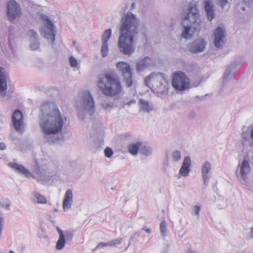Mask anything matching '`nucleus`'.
Masks as SVG:
<instances>
[{
  "label": "nucleus",
  "instance_id": "f257e3e1",
  "mask_svg": "<svg viewBox=\"0 0 253 253\" xmlns=\"http://www.w3.org/2000/svg\"><path fill=\"white\" fill-rule=\"evenodd\" d=\"M66 121V117L62 115L54 104L46 102L41 105L39 122L40 132L49 144L59 140L56 135L61 132Z\"/></svg>",
  "mask_w": 253,
  "mask_h": 253
},
{
  "label": "nucleus",
  "instance_id": "f03ea898",
  "mask_svg": "<svg viewBox=\"0 0 253 253\" xmlns=\"http://www.w3.org/2000/svg\"><path fill=\"white\" fill-rule=\"evenodd\" d=\"M139 23V19L130 12L122 16L120 28L121 35L118 43L122 53L129 56L134 53L135 39L138 35Z\"/></svg>",
  "mask_w": 253,
  "mask_h": 253
},
{
  "label": "nucleus",
  "instance_id": "7ed1b4c3",
  "mask_svg": "<svg viewBox=\"0 0 253 253\" xmlns=\"http://www.w3.org/2000/svg\"><path fill=\"white\" fill-rule=\"evenodd\" d=\"M181 24L183 30L181 37L190 39L197 35L201 29V19L199 9L193 3H190L187 10L182 13Z\"/></svg>",
  "mask_w": 253,
  "mask_h": 253
},
{
  "label": "nucleus",
  "instance_id": "20e7f679",
  "mask_svg": "<svg viewBox=\"0 0 253 253\" xmlns=\"http://www.w3.org/2000/svg\"><path fill=\"white\" fill-rule=\"evenodd\" d=\"M97 86L103 94L108 96H116L122 91L121 84L118 78L110 73L99 78Z\"/></svg>",
  "mask_w": 253,
  "mask_h": 253
},
{
  "label": "nucleus",
  "instance_id": "39448f33",
  "mask_svg": "<svg viewBox=\"0 0 253 253\" xmlns=\"http://www.w3.org/2000/svg\"><path fill=\"white\" fill-rule=\"evenodd\" d=\"M78 115L80 120H84L87 114L92 116L95 111L93 98L88 91L83 92L77 101Z\"/></svg>",
  "mask_w": 253,
  "mask_h": 253
},
{
  "label": "nucleus",
  "instance_id": "423d86ee",
  "mask_svg": "<svg viewBox=\"0 0 253 253\" xmlns=\"http://www.w3.org/2000/svg\"><path fill=\"white\" fill-rule=\"evenodd\" d=\"M41 17L42 22V26L39 29L40 33L43 37L53 44L56 35L55 27L48 16L42 14Z\"/></svg>",
  "mask_w": 253,
  "mask_h": 253
},
{
  "label": "nucleus",
  "instance_id": "0eeeda50",
  "mask_svg": "<svg viewBox=\"0 0 253 253\" xmlns=\"http://www.w3.org/2000/svg\"><path fill=\"white\" fill-rule=\"evenodd\" d=\"M172 85L179 91L185 90L190 87V81L186 75L182 72L179 71L173 74Z\"/></svg>",
  "mask_w": 253,
  "mask_h": 253
},
{
  "label": "nucleus",
  "instance_id": "6e6552de",
  "mask_svg": "<svg viewBox=\"0 0 253 253\" xmlns=\"http://www.w3.org/2000/svg\"><path fill=\"white\" fill-rule=\"evenodd\" d=\"M116 68L121 74L123 78V82L127 87H130L132 84L133 71L129 64L124 61H121L116 64Z\"/></svg>",
  "mask_w": 253,
  "mask_h": 253
},
{
  "label": "nucleus",
  "instance_id": "1a4fd4ad",
  "mask_svg": "<svg viewBox=\"0 0 253 253\" xmlns=\"http://www.w3.org/2000/svg\"><path fill=\"white\" fill-rule=\"evenodd\" d=\"M165 78L164 74L160 72L152 73L145 79V84L150 88L155 89Z\"/></svg>",
  "mask_w": 253,
  "mask_h": 253
},
{
  "label": "nucleus",
  "instance_id": "9d476101",
  "mask_svg": "<svg viewBox=\"0 0 253 253\" xmlns=\"http://www.w3.org/2000/svg\"><path fill=\"white\" fill-rule=\"evenodd\" d=\"M251 170L249 162L244 159L241 164H239L237 169L236 175L240 181H245L247 177L248 174Z\"/></svg>",
  "mask_w": 253,
  "mask_h": 253
},
{
  "label": "nucleus",
  "instance_id": "9b49d317",
  "mask_svg": "<svg viewBox=\"0 0 253 253\" xmlns=\"http://www.w3.org/2000/svg\"><path fill=\"white\" fill-rule=\"evenodd\" d=\"M21 10L19 4L14 0H10L7 3V16L9 20H13L20 16Z\"/></svg>",
  "mask_w": 253,
  "mask_h": 253
},
{
  "label": "nucleus",
  "instance_id": "f8f14e48",
  "mask_svg": "<svg viewBox=\"0 0 253 253\" xmlns=\"http://www.w3.org/2000/svg\"><path fill=\"white\" fill-rule=\"evenodd\" d=\"M207 42L203 38H198L194 41L189 46V51L194 54L203 52L207 45Z\"/></svg>",
  "mask_w": 253,
  "mask_h": 253
},
{
  "label": "nucleus",
  "instance_id": "ddd939ff",
  "mask_svg": "<svg viewBox=\"0 0 253 253\" xmlns=\"http://www.w3.org/2000/svg\"><path fill=\"white\" fill-rule=\"evenodd\" d=\"M226 37L225 30L224 28L217 27L214 32V44L216 48L220 49L224 42Z\"/></svg>",
  "mask_w": 253,
  "mask_h": 253
},
{
  "label": "nucleus",
  "instance_id": "4468645a",
  "mask_svg": "<svg viewBox=\"0 0 253 253\" xmlns=\"http://www.w3.org/2000/svg\"><path fill=\"white\" fill-rule=\"evenodd\" d=\"M13 125L15 129L17 131H22L24 126L23 116L22 112L19 110H16L12 116Z\"/></svg>",
  "mask_w": 253,
  "mask_h": 253
},
{
  "label": "nucleus",
  "instance_id": "2eb2a0df",
  "mask_svg": "<svg viewBox=\"0 0 253 253\" xmlns=\"http://www.w3.org/2000/svg\"><path fill=\"white\" fill-rule=\"evenodd\" d=\"M204 11L207 19L211 21L215 17V8L211 0H204L203 2Z\"/></svg>",
  "mask_w": 253,
  "mask_h": 253
},
{
  "label": "nucleus",
  "instance_id": "dca6fc26",
  "mask_svg": "<svg viewBox=\"0 0 253 253\" xmlns=\"http://www.w3.org/2000/svg\"><path fill=\"white\" fill-rule=\"evenodd\" d=\"M211 164L209 161H205L202 164L201 166V173L204 184L206 186H207L209 183L210 179V175L211 173Z\"/></svg>",
  "mask_w": 253,
  "mask_h": 253
},
{
  "label": "nucleus",
  "instance_id": "f3484780",
  "mask_svg": "<svg viewBox=\"0 0 253 253\" xmlns=\"http://www.w3.org/2000/svg\"><path fill=\"white\" fill-rule=\"evenodd\" d=\"M30 177H32L42 183L47 182L51 180V176L47 175L45 171L39 167L35 169L34 173H32V175H30Z\"/></svg>",
  "mask_w": 253,
  "mask_h": 253
},
{
  "label": "nucleus",
  "instance_id": "a211bd4d",
  "mask_svg": "<svg viewBox=\"0 0 253 253\" xmlns=\"http://www.w3.org/2000/svg\"><path fill=\"white\" fill-rule=\"evenodd\" d=\"M191 165V159L189 156L184 158L182 166L179 169V174L183 176H187L190 171Z\"/></svg>",
  "mask_w": 253,
  "mask_h": 253
},
{
  "label": "nucleus",
  "instance_id": "6ab92c4d",
  "mask_svg": "<svg viewBox=\"0 0 253 253\" xmlns=\"http://www.w3.org/2000/svg\"><path fill=\"white\" fill-rule=\"evenodd\" d=\"M8 166L17 172L23 174L27 178L32 175V173L22 165L14 162H10L8 164Z\"/></svg>",
  "mask_w": 253,
  "mask_h": 253
},
{
  "label": "nucleus",
  "instance_id": "aec40b11",
  "mask_svg": "<svg viewBox=\"0 0 253 253\" xmlns=\"http://www.w3.org/2000/svg\"><path fill=\"white\" fill-rule=\"evenodd\" d=\"M7 77L4 69L0 67V94L4 93L7 89Z\"/></svg>",
  "mask_w": 253,
  "mask_h": 253
},
{
  "label": "nucleus",
  "instance_id": "412c9836",
  "mask_svg": "<svg viewBox=\"0 0 253 253\" xmlns=\"http://www.w3.org/2000/svg\"><path fill=\"white\" fill-rule=\"evenodd\" d=\"M73 192L71 189H68L64 195L63 201V208L64 211H67L71 208L73 203Z\"/></svg>",
  "mask_w": 253,
  "mask_h": 253
},
{
  "label": "nucleus",
  "instance_id": "4be33fe9",
  "mask_svg": "<svg viewBox=\"0 0 253 253\" xmlns=\"http://www.w3.org/2000/svg\"><path fill=\"white\" fill-rule=\"evenodd\" d=\"M153 64L154 63L151 58L149 57H145L137 63L136 70L138 72H141L153 66Z\"/></svg>",
  "mask_w": 253,
  "mask_h": 253
},
{
  "label": "nucleus",
  "instance_id": "5701e85b",
  "mask_svg": "<svg viewBox=\"0 0 253 253\" xmlns=\"http://www.w3.org/2000/svg\"><path fill=\"white\" fill-rule=\"evenodd\" d=\"M59 235V238L56 244V249L58 250H62L65 246V238L63 231L58 226L56 228Z\"/></svg>",
  "mask_w": 253,
  "mask_h": 253
},
{
  "label": "nucleus",
  "instance_id": "b1692460",
  "mask_svg": "<svg viewBox=\"0 0 253 253\" xmlns=\"http://www.w3.org/2000/svg\"><path fill=\"white\" fill-rule=\"evenodd\" d=\"M140 109L144 112H149L153 110V105L148 101L144 99H139Z\"/></svg>",
  "mask_w": 253,
  "mask_h": 253
},
{
  "label": "nucleus",
  "instance_id": "393cba45",
  "mask_svg": "<svg viewBox=\"0 0 253 253\" xmlns=\"http://www.w3.org/2000/svg\"><path fill=\"white\" fill-rule=\"evenodd\" d=\"M168 86V82L165 78L161 83L158 85V87L156 88L155 90L161 93H167L169 89Z\"/></svg>",
  "mask_w": 253,
  "mask_h": 253
},
{
  "label": "nucleus",
  "instance_id": "a878e982",
  "mask_svg": "<svg viewBox=\"0 0 253 253\" xmlns=\"http://www.w3.org/2000/svg\"><path fill=\"white\" fill-rule=\"evenodd\" d=\"M32 196L33 200L36 203L41 204H45L46 203L45 198L36 192H33L32 193Z\"/></svg>",
  "mask_w": 253,
  "mask_h": 253
},
{
  "label": "nucleus",
  "instance_id": "bb28decb",
  "mask_svg": "<svg viewBox=\"0 0 253 253\" xmlns=\"http://www.w3.org/2000/svg\"><path fill=\"white\" fill-rule=\"evenodd\" d=\"M140 146L141 143L139 142L129 144L128 147L129 152L132 155H136L137 154L139 150H140Z\"/></svg>",
  "mask_w": 253,
  "mask_h": 253
},
{
  "label": "nucleus",
  "instance_id": "cd10ccee",
  "mask_svg": "<svg viewBox=\"0 0 253 253\" xmlns=\"http://www.w3.org/2000/svg\"><path fill=\"white\" fill-rule=\"evenodd\" d=\"M234 68V65H230L226 69L224 74V81H226L230 80L232 77V71Z\"/></svg>",
  "mask_w": 253,
  "mask_h": 253
},
{
  "label": "nucleus",
  "instance_id": "c85d7f7f",
  "mask_svg": "<svg viewBox=\"0 0 253 253\" xmlns=\"http://www.w3.org/2000/svg\"><path fill=\"white\" fill-rule=\"evenodd\" d=\"M112 35V30L111 29H108L105 30L102 34L101 38L102 43H108Z\"/></svg>",
  "mask_w": 253,
  "mask_h": 253
},
{
  "label": "nucleus",
  "instance_id": "c756f323",
  "mask_svg": "<svg viewBox=\"0 0 253 253\" xmlns=\"http://www.w3.org/2000/svg\"><path fill=\"white\" fill-rule=\"evenodd\" d=\"M152 149L149 146H144L140 147V153L146 156H148L151 155Z\"/></svg>",
  "mask_w": 253,
  "mask_h": 253
},
{
  "label": "nucleus",
  "instance_id": "7c9ffc66",
  "mask_svg": "<svg viewBox=\"0 0 253 253\" xmlns=\"http://www.w3.org/2000/svg\"><path fill=\"white\" fill-rule=\"evenodd\" d=\"M30 47L32 50H37L39 49L40 43L39 39H36V40H30Z\"/></svg>",
  "mask_w": 253,
  "mask_h": 253
},
{
  "label": "nucleus",
  "instance_id": "2f4dec72",
  "mask_svg": "<svg viewBox=\"0 0 253 253\" xmlns=\"http://www.w3.org/2000/svg\"><path fill=\"white\" fill-rule=\"evenodd\" d=\"M160 230L161 235L163 237H165L167 236V224L165 220L161 221L160 225Z\"/></svg>",
  "mask_w": 253,
  "mask_h": 253
},
{
  "label": "nucleus",
  "instance_id": "473e14b6",
  "mask_svg": "<svg viewBox=\"0 0 253 253\" xmlns=\"http://www.w3.org/2000/svg\"><path fill=\"white\" fill-rule=\"evenodd\" d=\"M108 43H102L101 46V54L103 57H106L108 54Z\"/></svg>",
  "mask_w": 253,
  "mask_h": 253
},
{
  "label": "nucleus",
  "instance_id": "72a5a7b5",
  "mask_svg": "<svg viewBox=\"0 0 253 253\" xmlns=\"http://www.w3.org/2000/svg\"><path fill=\"white\" fill-rule=\"evenodd\" d=\"M27 36L29 38V40H36L39 39L37 33L33 30H30L27 32Z\"/></svg>",
  "mask_w": 253,
  "mask_h": 253
},
{
  "label": "nucleus",
  "instance_id": "f704fd0d",
  "mask_svg": "<svg viewBox=\"0 0 253 253\" xmlns=\"http://www.w3.org/2000/svg\"><path fill=\"white\" fill-rule=\"evenodd\" d=\"M171 155L173 161L177 162L181 160V154L180 151L178 150L173 151L171 153Z\"/></svg>",
  "mask_w": 253,
  "mask_h": 253
},
{
  "label": "nucleus",
  "instance_id": "c9c22d12",
  "mask_svg": "<svg viewBox=\"0 0 253 253\" xmlns=\"http://www.w3.org/2000/svg\"><path fill=\"white\" fill-rule=\"evenodd\" d=\"M123 241L122 238H119L117 239L113 240L110 242H107L108 246H114L116 247L118 245L120 244Z\"/></svg>",
  "mask_w": 253,
  "mask_h": 253
},
{
  "label": "nucleus",
  "instance_id": "e433bc0d",
  "mask_svg": "<svg viewBox=\"0 0 253 253\" xmlns=\"http://www.w3.org/2000/svg\"><path fill=\"white\" fill-rule=\"evenodd\" d=\"M64 234L65 238H66L67 241H71L72 240L74 234L71 231L69 230L65 231Z\"/></svg>",
  "mask_w": 253,
  "mask_h": 253
},
{
  "label": "nucleus",
  "instance_id": "4c0bfd02",
  "mask_svg": "<svg viewBox=\"0 0 253 253\" xmlns=\"http://www.w3.org/2000/svg\"><path fill=\"white\" fill-rule=\"evenodd\" d=\"M104 154H105V156L107 158H111L113 156V151L111 148H110L109 147H107L104 150Z\"/></svg>",
  "mask_w": 253,
  "mask_h": 253
},
{
  "label": "nucleus",
  "instance_id": "58836bf2",
  "mask_svg": "<svg viewBox=\"0 0 253 253\" xmlns=\"http://www.w3.org/2000/svg\"><path fill=\"white\" fill-rule=\"evenodd\" d=\"M69 61L70 65L72 67H77L78 65L77 60L73 56H71L69 58Z\"/></svg>",
  "mask_w": 253,
  "mask_h": 253
},
{
  "label": "nucleus",
  "instance_id": "ea45409f",
  "mask_svg": "<svg viewBox=\"0 0 253 253\" xmlns=\"http://www.w3.org/2000/svg\"><path fill=\"white\" fill-rule=\"evenodd\" d=\"M101 106L104 109L107 110L111 109L113 105L108 102H103L101 103Z\"/></svg>",
  "mask_w": 253,
  "mask_h": 253
},
{
  "label": "nucleus",
  "instance_id": "a19ab883",
  "mask_svg": "<svg viewBox=\"0 0 253 253\" xmlns=\"http://www.w3.org/2000/svg\"><path fill=\"white\" fill-rule=\"evenodd\" d=\"M0 205L6 209L7 210L10 209V204L7 202H0Z\"/></svg>",
  "mask_w": 253,
  "mask_h": 253
},
{
  "label": "nucleus",
  "instance_id": "79ce46f5",
  "mask_svg": "<svg viewBox=\"0 0 253 253\" xmlns=\"http://www.w3.org/2000/svg\"><path fill=\"white\" fill-rule=\"evenodd\" d=\"M107 246H108L107 243L101 242L98 244L93 250H95L100 248L105 247Z\"/></svg>",
  "mask_w": 253,
  "mask_h": 253
},
{
  "label": "nucleus",
  "instance_id": "37998d69",
  "mask_svg": "<svg viewBox=\"0 0 253 253\" xmlns=\"http://www.w3.org/2000/svg\"><path fill=\"white\" fill-rule=\"evenodd\" d=\"M220 6L223 8L225 5L228 3V0H217Z\"/></svg>",
  "mask_w": 253,
  "mask_h": 253
},
{
  "label": "nucleus",
  "instance_id": "c03bdc74",
  "mask_svg": "<svg viewBox=\"0 0 253 253\" xmlns=\"http://www.w3.org/2000/svg\"><path fill=\"white\" fill-rule=\"evenodd\" d=\"M193 210L196 215H199V212L201 210V207L198 206H195L193 208Z\"/></svg>",
  "mask_w": 253,
  "mask_h": 253
},
{
  "label": "nucleus",
  "instance_id": "a18cd8bd",
  "mask_svg": "<svg viewBox=\"0 0 253 253\" xmlns=\"http://www.w3.org/2000/svg\"><path fill=\"white\" fill-rule=\"evenodd\" d=\"M6 148V145L5 143L1 142L0 143V150H4Z\"/></svg>",
  "mask_w": 253,
  "mask_h": 253
},
{
  "label": "nucleus",
  "instance_id": "49530a36",
  "mask_svg": "<svg viewBox=\"0 0 253 253\" xmlns=\"http://www.w3.org/2000/svg\"><path fill=\"white\" fill-rule=\"evenodd\" d=\"M135 103V101L134 99H132L128 102H125L124 103V104L129 106H130L131 104H134Z\"/></svg>",
  "mask_w": 253,
  "mask_h": 253
},
{
  "label": "nucleus",
  "instance_id": "de8ad7c7",
  "mask_svg": "<svg viewBox=\"0 0 253 253\" xmlns=\"http://www.w3.org/2000/svg\"><path fill=\"white\" fill-rule=\"evenodd\" d=\"M253 0H243V3L247 6H249L252 2Z\"/></svg>",
  "mask_w": 253,
  "mask_h": 253
},
{
  "label": "nucleus",
  "instance_id": "09e8293b",
  "mask_svg": "<svg viewBox=\"0 0 253 253\" xmlns=\"http://www.w3.org/2000/svg\"><path fill=\"white\" fill-rule=\"evenodd\" d=\"M189 118L190 119H193L195 117V113L193 111L192 112H191L190 113H189Z\"/></svg>",
  "mask_w": 253,
  "mask_h": 253
},
{
  "label": "nucleus",
  "instance_id": "8fccbe9b",
  "mask_svg": "<svg viewBox=\"0 0 253 253\" xmlns=\"http://www.w3.org/2000/svg\"><path fill=\"white\" fill-rule=\"evenodd\" d=\"M143 230H144L147 233L150 234L151 232V230L150 228L145 229V227H143L142 229Z\"/></svg>",
  "mask_w": 253,
  "mask_h": 253
},
{
  "label": "nucleus",
  "instance_id": "3c124183",
  "mask_svg": "<svg viewBox=\"0 0 253 253\" xmlns=\"http://www.w3.org/2000/svg\"><path fill=\"white\" fill-rule=\"evenodd\" d=\"M186 253H197L196 252L193 251L191 249H189Z\"/></svg>",
  "mask_w": 253,
  "mask_h": 253
},
{
  "label": "nucleus",
  "instance_id": "603ef678",
  "mask_svg": "<svg viewBox=\"0 0 253 253\" xmlns=\"http://www.w3.org/2000/svg\"><path fill=\"white\" fill-rule=\"evenodd\" d=\"M135 4L134 2H133L131 3V9H133L135 8Z\"/></svg>",
  "mask_w": 253,
  "mask_h": 253
},
{
  "label": "nucleus",
  "instance_id": "864d4df0",
  "mask_svg": "<svg viewBox=\"0 0 253 253\" xmlns=\"http://www.w3.org/2000/svg\"><path fill=\"white\" fill-rule=\"evenodd\" d=\"M250 136L251 138L253 140V129L251 131Z\"/></svg>",
  "mask_w": 253,
  "mask_h": 253
},
{
  "label": "nucleus",
  "instance_id": "5fc2aeb1",
  "mask_svg": "<svg viewBox=\"0 0 253 253\" xmlns=\"http://www.w3.org/2000/svg\"><path fill=\"white\" fill-rule=\"evenodd\" d=\"M240 8L242 9V11H245L246 10V8L244 6H241Z\"/></svg>",
  "mask_w": 253,
  "mask_h": 253
},
{
  "label": "nucleus",
  "instance_id": "6e6d98bb",
  "mask_svg": "<svg viewBox=\"0 0 253 253\" xmlns=\"http://www.w3.org/2000/svg\"><path fill=\"white\" fill-rule=\"evenodd\" d=\"M133 238H134V236H131V237H130V239H129V243L128 245H129V244H130V242H131V240L133 239Z\"/></svg>",
  "mask_w": 253,
  "mask_h": 253
},
{
  "label": "nucleus",
  "instance_id": "4d7b16f0",
  "mask_svg": "<svg viewBox=\"0 0 253 253\" xmlns=\"http://www.w3.org/2000/svg\"><path fill=\"white\" fill-rule=\"evenodd\" d=\"M9 253H15L12 251H10Z\"/></svg>",
  "mask_w": 253,
  "mask_h": 253
},
{
  "label": "nucleus",
  "instance_id": "13d9d810",
  "mask_svg": "<svg viewBox=\"0 0 253 253\" xmlns=\"http://www.w3.org/2000/svg\"><path fill=\"white\" fill-rule=\"evenodd\" d=\"M242 138L245 139V137H244V136L243 135H242Z\"/></svg>",
  "mask_w": 253,
  "mask_h": 253
}]
</instances>
